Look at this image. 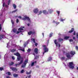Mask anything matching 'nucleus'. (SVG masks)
I'll return each mask as SVG.
<instances>
[{"instance_id":"obj_20","label":"nucleus","mask_w":78,"mask_h":78,"mask_svg":"<svg viewBox=\"0 0 78 78\" xmlns=\"http://www.w3.org/2000/svg\"><path fill=\"white\" fill-rule=\"evenodd\" d=\"M69 36H66V37H65V39H69Z\"/></svg>"},{"instance_id":"obj_64","label":"nucleus","mask_w":78,"mask_h":78,"mask_svg":"<svg viewBox=\"0 0 78 78\" xmlns=\"http://www.w3.org/2000/svg\"><path fill=\"white\" fill-rule=\"evenodd\" d=\"M23 28H24V27H23Z\"/></svg>"},{"instance_id":"obj_24","label":"nucleus","mask_w":78,"mask_h":78,"mask_svg":"<svg viewBox=\"0 0 78 78\" xmlns=\"http://www.w3.org/2000/svg\"><path fill=\"white\" fill-rule=\"evenodd\" d=\"M13 7H14V9H16V5L15 4H13Z\"/></svg>"},{"instance_id":"obj_38","label":"nucleus","mask_w":78,"mask_h":78,"mask_svg":"<svg viewBox=\"0 0 78 78\" xmlns=\"http://www.w3.org/2000/svg\"><path fill=\"white\" fill-rule=\"evenodd\" d=\"M30 51H31V50H30V49H29L28 50H27V51L28 52H30Z\"/></svg>"},{"instance_id":"obj_28","label":"nucleus","mask_w":78,"mask_h":78,"mask_svg":"<svg viewBox=\"0 0 78 78\" xmlns=\"http://www.w3.org/2000/svg\"><path fill=\"white\" fill-rule=\"evenodd\" d=\"M24 72V70L23 69L21 71H20V73H23Z\"/></svg>"},{"instance_id":"obj_21","label":"nucleus","mask_w":78,"mask_h":78,"mask_svg":"<svg viewBox=\"0 0 78 78\" xmlns=\"http://www.w3.org/2000/svg\"><path fill=\"white\" fill-rule=\"evenodd\" d=\"M31 41H33V42H34V43H35V40L34 39V38H32L31 39Z\"/></svg>"},{"instance_id":"obj_45","label":"nucleus","mask_w":78,"mask_h":78,"mask_svg":"<svg viewBox=\"0 0 78 78\" xmlns=\"http://www.w3.org/2000/svg\"><path fill=\"white\" fill-rule=\"evenodd\" d=\"M42 13V12L41 11H40L39 12V14H41Z\"/></svg>"},{"instance_id":"obj_32","label":"nucleus","mask_w":78,"mask_h":78,"mask_svg":"<svg viewBox=\"0 0 78 78\" xmlns=\"http://www.w3.org/2000/svg\"><path fill=\"white\" fill-rule=\"evenodd\" d=\"M0 70L2 71V70H3V67H0Z\"/></svg>"},{"instance_id":"obj_1","label":"nucleus","mask_w":78,"mask_h":78,"mask_svg":"<svg viewBox=\"0 0 78 78\" xmlns=\"http://www.w3.org/2000/svg\"><path fill=\"white\" fill-rule=\"evenodd\" d=\"M15 55H16V56H17V60H18V61H20V59H21L22 60H21L20 62V63H19V64H15V66H19V65H20L22 62H23V58H21V57H20V55L19 54V53H16L14 54Z\"/></svg>"},{"instance_id":"obj_40","label":"nucleus","mask_w":78,"mask_h":78,"mask_svg":"<svg viewBox=\"0 0 78 78\" xmlns=\"http://www.w3.org/2000/svg\"><path fill=\"white\" fill-rule=\"evenodd\" d=\"M76 50H78V46H76Z\"/></svg>"},{"instance_id":"obj_3","label":"nucleus","mask_w":78,"mask_h":78,"mask_svg":"<svg viewBox=\"0 0 78 78\" xmlns=\"http://www.w3.org/2000/svg\"><path fill=\"white\" fill-rule=\"evenodd\" d=\"M28 62V59H26L24 62L23 65H22V67H23V68L25 67V66H26V65Z\"/></svg>"},{"instance_id":"obj_56","label":"nucleus","mask_w":78,"mask_h":78,"mask_svg":"<svg viewBox=\"0 0 78 78\" xmlns=\"http://www.w3.org/2000/svg\"><path fill=\"white\" fill-rule=\"evenodd\" d=\"M58 46H59V47H60V44H58Z\"/></svg>"},{"instance_id":"obj_12","label":"nucleus","mask_w":78,"mask_h":78,"mask_svg":"<svg viewBox=\"0 0 78 78\" xmlns=\"http://www.w3.org/2000/svg\"><path fill=\"white\" fill-rule=\"evenodd\" d=\"M34 13H37L38 12V9H35L34 10Z\"/></svg>"},{"instance_id":"obj_14","label":"nucleus","mask_w":78,"mask_h":78,"mask_svg":"<svg viewBox=\"0 0 78 78\" xmlns=\"http://www.w3.org/2000/svg\"><path fill=\"white\" fill-rule=\"evenodd\" d=\"M73 31H74V29L73 28H72L71 30L69 31V33H72V32H73Z\"/></svg>"},{"instance_id":"obj_22","label":"nucleus","mask_w":78,"mask_h":78,"mask_svg":"<svg viewBox=\"0 0 78 78\" xmlns=\"http://www.w3.org/2000/svg\"><path fill=\"white\" fill-rule=\"evenodd\" d=\"M13 30L14 33H16V31H17V29H14Z\"/></svg>"},{"instance_id":"obj_26","label":"nucleus","mask_w":78,"mask_h":78,"mask_svg":"<svg viewBox=\"0 0 78 78\" xmlns=\"http://www.w3.org/2000/svg\"><path fill=\"white\" fill-rule=\"evenodd\" d=\"M10 2H11V0H8V5H9V4L10 3Z\"/></svg>"},{"instance_id":"obj_9","label":"nucleus","mask_w":78,"mask_h":78,"mask_svg":"<svg viewBox=\"0 0 78 78\" xmlns=\"http://www.w3.org/2000/svg\"><path fill=\"white\" fill-rule=\"evenodd\" d=\"M10 69H12L13 71H17V69L15 68L10 67Z\"/></svg>"},{"instance_id":"obj_63","label":"nucleus","mask_w":78,"mask_h":78,"mask_svg":"<svg viewBox=\"0 0 78 78\" xmlns=\"http://www.w3.org/2000/svg\"><path fill=\"white\" fill-rule=\"evenodd\" d=\"M59 22L58 23V24H59Z\"/></svg>"},{"instance_id":"obj_59","label":"nucleus","mask_w":78,"mask_h":78,"mask_svg":"<svg viewBox=\"0 0 78 78\" xmlns=\"http://www.w3.org/2000/svg\"><path fill=\"white\" fill-rule=\"evenodd\" d=\"M42 34L44 36V33H42Z\"/></svg>"},{"instance_id":"obj_34","label":"nucleus","mask_w":78,"mask_h":78,"mask_svg":"<svg viewBox=\"0 0 78 78\" xmlns=\"http://www.w3.org/2000/svg\"><path fill=\"white\" fill-rule=\"evenodd\" d=\"M39 56H35V58L34 59H36L37 58H38Z\"/></svg>"},{"instance_id":"obj_60","label":"nucleus","mask_w":78,"mask_h":78,"mask_svg":"<svg viewBox=\"0 0 78 78\" xmlns=\"http://www.w3.org/2000/svg\"><path fill=\"white\" fill-rule=\"evenodd\" d=\"M77 70H78V67H77Z\"/></svg>"},{"instance_id":"obj_43","label":"nucleus","mask_w":78,"mask_h":78,"mask_svg":"<svg viewBox=\"0 0 78 78\" xmlns=\"http://www.w3.org/2000/svg\"><path fill=\"white\" fill-rule=\"evenodd\" d=\"M12 59H13V60L15 59V58H14V57L13 56L12 57Z\"/></svg>"},{"instance_id":"obj_2","label":"nucleus","mask_w":78,"mask_h":78,"mask_svg":"<svg viewBox=\"0 0 78 78\" xmlns=\"http://www.w3.org/2000/svg\"><path fill=\"white\" fill-rule=\"evenodd\" d=\"M75 52L73 51H71L70 52V53H67L66 54V56L68 58H71L75 55Z\"/></svg>"},{"instance_id":"obj_35","label":"nucleus","mask_w":78,"mask_h":78,"mask_svg":"<svg viewBox=\"0 0 78 78\" xmlns=\"http://www.w3.org/2000/svg\"><path fill=\"white\" fill-rule=\"evenodd\" d=\"M17 11V9H16V10H15L13 11V12H16V11Z\"/></svg>"},{"instance_id":"obj_62","label":"nucleus","mask_w":78,"mask_h":78,"mask_svg":"<svg viewBox=\"0 0 78 78\" xmlns=\"http://www.w3.org/2000/svg\"><path fill=\"white\" fill-rule=\"evenodd\" d=\"M24 46L25 47V46H26V45H25V44H24Z\"/></svg>"},{"instance_id":"obj_33","label":"nucleus","mask_w":78,"mask_h":78,"mask_svg":"<svg viewBox=\"0 0 78 78\" xmlns=\"http://www.w3.org/2000/svg\"><path fill=\"white\" fill-rule=\"evenodd\" d=\"M61 60H64V59H65V58L64 57H62L61 58Z\"/></svg>"},{"instance_id":"obj_19","label":"nucleus","mask_w":78,"mask_h":78,"mask_svg":"<svg viewBox=\"0 0 78 78\" xmlns=\"http://www.w3.org/2000/svg\"><path fill=\"white\" fill-rule=\"evenodd\" d=\"M58 41L59 42H61V41H63V39L61 38H59Z\"/></svg>"},{"instance_id":"obj_39","label":"nucleus","mask_w":78,"mask_h":78,"mask_svg":"<svg viewBox=\"0 0 78 78\" xmlns=\"http://www.w3.org/2000/svg\"><path fill=\"white\" fill-rule=\"evenodd\" d=\"M13 46H14L15 47H17V45L16 44H14L13 45Z\"/></svg>"},{"instance_id":"obj_18","label":"nucleus","mask_w":78,"mask_h":78,"mask_svg":"<svg viewBox=\"0 0 78 78\" xmlns=\"http://www.w3.org/2000/svg\"><path fill=\"white\" fill-rule=\"evenodd\" d=\"M43 13L44 14H48V12H46V11L44 10L43 11Z\"/></svg>"},{"instance_id":"obj_31","label":"nucleus","mask_w":78,"mask_h":78,"mask_svg":"<svg viewBox=\"0 0 78 78\" xmlns=\"http://www.w3.org/2000/svg\"><path fill=\"white\" fill-rule=\"evenodd\" d=\"M34 62H33L31 64V66H34Z\"/></svg>"},{"instance_id":"obj_47","label":"nucleus","mask_w":78,"mask_h":78,"mask_svg":"<svg viewBox=\"0 0 78 78\" xmlns=\"http://www.w3.org/2000/svg\"><path fill=\"white\" fill-rule=\"evenodd\" d=\"M69 41H70V42H73V40H72V39L70 40H69Z\"/></svg>"},{"instance_id":"obj_5","label":"nucleus","mask_w":78,"mask_h":78,"mask_svg":"<svg viewBox=\"0 0 78 78\" xmlns=\"http://www.w3.org/2000/svg\"><path fill=\"white\" fill-rule=\"evenodd\" d=\"M43 46V47H44L43 50L44 51L43 53V54L44 55L45 52H48V49L47 48H46V46H45V45H44Z\"/></svg>"},{"instance_id":"obj_27","label":"nucleus","mask_w":78,"mask_h":78,"mask_svg":"<svg viewBox=\"0 0 78 78\" xmlns=\"http://www.w3.org/2000/svg\"><path fill=\"white\" fill-rule=\"evenodd\" d=\"M8 74V75H11V73L9 72H8L6 73V74Z\"/></svg>"},{"instance_id":"obj_29","label":"nucleus","mask_w":78,"mask_h":78,"mask_svg":"<svg viewBox=\"0 0 78 78\" xmlns=\"http://www.w3.org/2000/svg\"><path fill=\"white\" fill-rule=\"evenodd\" d=\"M51 59H52V58H51V57H50L49 58H48V61H51Z\"/></svg>"},{"instance_id":"obj_17","label":"nucleus","mask_w":78,"mask_h":78,"mask_svg":"<svg viewBox=\"0 0 78 78\" xmlns=\"http://www.w3.org/2000/svg\"><path fill=\"white\" fill-rule=\"evenodd\" d=\"M3 6H5L6 8H8V6L6 5H5V3H4L3 5Z\"/></svg>"},{"instance_id":"obj_11","label":"nucleus","mask_w":78,"mask_h":78,"mask_svg":"<svg viewBox=\"0 0 78 78\" xmlns=\"http://www.w3.org/2000/svg\"><path fill=\"white\" fill-rule=\"evenodd\" d=\"M5 35H0V40H2V38H5Z\"/></svg>"},{"instance_id":"obj_10","label":"nucleus","mask_w":78,"mask_h":78,"mask_svg":"<svg viewBox=\"0 0 78 78\" xmlns=\"http://www.w3.org/2000/svg\"><path fill=\"white\" fill-rule=\"evenodd\" d=\"M38 49L37 48H35L34 50V52L36 54H37L38 53Z\"/></svg>"},{"instance_id":"obj_50","label":"nucleus","mask_w":78,"mask_h":78,"mask_svg":"<svg viewBox=\"0 0 78 78\" xmlns=\"http://www.w3.org/2000/svg\"><path fill=\"white\" fill-rule=\"evenodd\" d=\"M37 43H35V46H37Z\"/></svg>"},{"instance_id":"obj_42","label":"nucleus","mask_w":78,"mask_h":78,"mask_svg":"<svg viewBox=\"0 0 78 78\" xmlns=\"http://www.w3.org/2000/svg\"><path fill=\"white\" fill-rule=\"evenodd\" d=\"M60 13V11H57V13L58 14V16L59 14V13Z\"/></svg>"},{"instance_id":"obj_7","label":"nucleus","mask_w":78,"mask_h":78,"mask_svg":"<svg viewBox=\"0 0 78 78\" xmlns=\"http://www.w3.org/2000/svg\"><path fill=\"white\" fill-rule=\"evenodd\" d=\"M34 33H35V31H34V30L33 32H32V31H30L28 32V34H29V35H31V34H34Z\"/></svg>"},{"instance_id":"obj_55","label":"nucleus","mask_w":78,"mask_h":78,"mask_svg":"<svg viewBox=\"0 0 78 78\" xmlns=\"http://www.w3.org/2000/svg\"><path fill=\"white\" fill-rule=\"evenodd\" d=\"M27 25L28 26H30V24L29 23L27 24Z\"/></svg>"},{"instance_id":"obj_57","label":"nucleus","mask_w":78,"mask_h":78,"mask_svg":"<svg viewBox=\"0 0 78 78\" xmlns=\"http://www.w3.org/2000/svg\"><path fill=\"white\" fill-rule=\"evenodd\" d=\"M73 39H75V37H73Z\"/></svg>"},{"instance_id":"obj_44","label":"nucleus","mask_w":78,"mask_h":78,"mask_svg":"<svg viewBox=\"0 0 78 78\" xmlns=\"http://www.w3.org/2000/svg\"><path fill=\"white\" fill-rule=\"evenodd\" d=\"M63 20L62 19H61V22L62 21H64V20Z\"/></svg>"},{"instance_id":"obj_13","label":"nucleus","mask_w":78,"mask_h":78,"mask_svg":"<svg viewBox=\"0 0 78 78\" xmlns=\"http://www.w3.org/2000/svg\"><path fill=\"white\" fill-rule=\"evenodd\" d=\"M18 50H21V51H25V49L23 48L19 49Z\"/></svg>"},{"instance_id":"obj_49","label":"nucleus","mask_w":78,"mask_h":78,"mask_svg":"<svg viewBox=\"0 0 78 78\" xmlns=\"http://www.w3.org/2000/svg\"><path fill=\"white\" fill-rule=\"evenodd\" d=\"M18 18H19V19H21V18H22V17H21V16H19V17H18Z\"/></svg>"},{"instance_id":"obj_53","label":"nucleus","mask_w":78,"mask_h":78,"mask_svg":"<svg viewBox=\"0 0 78 78\" xmlns=\"http://www.w3.org/2000/svg\"><path fill=\"white\" fill-rule=\"evenodd\" d=\"M6 78H9V76H7L6 77Z\"/></svg>"},{"instance_id":"obj_61","label":"nucleus","mask_w":78,"mask_h":78,"mask_svg":"<svg viewBox=\"0 0 78 78\" xmlns=\"http://www.w3.org/2000/svg\"><path fill=\"white\" fill-rule=\"evenodd\" d=\"M34 63H36V62H35Z\"/></svg>"},{"instance_id":"obj_8","label":"nucleus","mask_w":78,"mask_h":78,"mask_svg":"<svg viewBox=\"0 0 78 78\" xmlns=\"http://www.w3.org/2000/svg\"><path fill=\"white\" fill-rule=\"evenodd\" d=\"M24 17L25 18L23 19V20H26L27 19V20H30V18L29 17H27V16H25Z\"/></svg>"},{"instance_id":"obj_30","label":"nucleus","mask_w":78,"mask_h":78,"mask_svg":"<svg viewBox=\"0 0 78 78\" xmlns=\"http://www.w3.org/2000/svg\"><path fill=\"white\" fill-rule=\"evenodd\" d=\"M16 50L15 49H13L11 51H12V52H14V51H16Z\"/></svg>"},{"instance_id":"obj_16","label":"nucleus","mask_w":78,"mask_h":78,"mask_svg":"<svg viewBox=\"0 0 78 78\" xmlns=\"http://www.w3.org/2000/svg\"><path fill=\"white\" fill-rule=\"evenodd\" d=\"M31 73V71H30V72L29 73L28 72H27V71L26 72V73L27 74H28V75L30 74Z\"/></svg>"},{"instance_id":"obj_51","label":"nucleus","mask_w":78,"mask_h":78,"mask_svg":"<svg viewBox=\"0 0 78 78\" xmlns=\"http://www.w3.org/2000/svg\"><path fill=\"white\" fill-rule=\"evenodd\" d=\"M49 11H50V12H52V10H50Z\"/></svg>"},{"instance_id":"obj_46","label":"nucleus","mask_w":78,"mask_h":78,"mask_svg":"<svg viewBox=\"0 0 78 78\" xmlns=\"http://www.w3.org/2000/svg\"><path fill=\"white\" fill-rule=\"evenodd\" d=\"M76 36H77V38H78V33H76Z\"/></svg>"},{"instance_id":"obj_36","label":"nucleus","mask_w":78,"mask_h":78,"mask_svg":"<svg viewBox=\"0 0 78 78\" xmlns=\"http://www.w3.org/2000/svg\"><path fill=\"white\" fill-rule=\"evenodd\" d=\"M52 34H53L52 33L50 34L49 35L50 37H51V36H52Z\"/></svg>"},{"instance_id":"obj_37","label":"nucleus","mask_w":78,"mask_h":78,"mask_svg":"<svg viewBox=\"0 0 78 78\" xmlns=\"http://www.w3.org/2000/svg\"><path fill=\"white\" fill-rule=\"evenodd\" d=\"M2 30V26H1V24H0V31H1Z\"/></svg>"},{"instance_id":"obj_54","label":"nucleus","mask_w":78,"mask_h":78,"mask_svg":"<svg viewBox=\"0 0 78 78\" xmlns=\"http://www.w3.org/2000/svg\"><path fill=\"white\" fill-rule=\"evenodd\" d=\"M30 77H31V76H28V78H30Z\"/></svg>"},{"instance_id":"obj_25","label":"nucleus","mask_w":78,"mask_h":78,"mask_svg":"<svg viewBox=\"0 0 78 78\" xmlns=\"http://www.w3.org/2000/svg\"><path fill=\"white\" fill-rule=\"evenodd\" d=\"M13 64H14V62H11L10 63L9 65L10 66H12V65H13Z\"/></svg>"},{"instance_id":"obj_15","label":"nucleus","mask_w":78,"mask_h":78,"mask_svg":"<svg viewBox=\"0 0 78 78\" xmlns=\"http://www.w3.org/2000/svg\"><path fill=\"white\" fill-rule=\"evenodd\" d=\"M57 41V40H55L54 41V42H55V44H56V46H57V47H58V43L56 42Z\"/></svg>"},{"instance_id":"obj_52","label":"nucleus","mask_w":78,"mask_h":78,"mask_svg":"<svg viewBox=\"0 0 78 78\" xmlns=\"http://www.w3.org/2000/svg\"><path fill=\"white\" fill-rule=\"evenodd\" d=\"M74 35H75V31H74V33L73 34Z\"/></svg>"},{"instance_id":"obj_41","label":"nucleus","mask_w":78,"mask_h":78,"mask_svg":"<svg viewBox=\"0 0 78 78\" xmlns=\"http://www.w3.org/2000/svg\"><path fill=\"white\" fill-rule=\"evenodd\" d=\"M16 22L17 23H18L19 22V20L18 19H17Z\"/></svg>"},{"instance_id":"obj_6","label":"nucleus","mask_w":78,"mask_h":78,"mask_svg":"<svg viewBox=\"0 0 78 78\" xmlns=\"http://www.w3.org/2000/svg\"><path fill=\"white\" fill-rule=\"evenodd\" d=\"M18 31H18L16 32V34H19V33H22L23 32L24 30L22 28L20 27L18 29Z\"/></svg>"},{"instance_id":"obj_58","label":"nucleus","mask_w":78,"mask_h":78,"mask_svg":"<svg viewBox=\"0 0 78 78\" xmlns=\"http://www.w3.org/2000/svg\"><path fill=\"white\" fill-rule=\"evenodd\" d=\"M9 44V43H8V44H7V47H8V44Z\"/></svg>"},{"instance_id":"obj_48","label":"nucleus","mask_w":78,"mask_h":78,"mask_svg":"<svg viewBox=\"0 0 78 78\" xmlns=\"http://www.w3.org/2000/svg\"><path fill=\"white\" fill-rule=\"evenodd\" d=\"M11 22L12 23V24L13 25V24H14V21H12V20H11Z\"/></svg>"},{"instance_id":"obj_23","label":"nucleus","mask_w":78,"mask_h":78,"mask_svg":"<svg viewBox=\"0 0 78 78\" xmlns=\"http://www.w3.org/2000/svg\"><path fill=\"white\" fill-rule=\"evenodd\" d=\"M13 76L14 77H17V76H18V75L16 74H15L13 75Z\"/></svg>"},{"instance_id":"obj_4","label":"nucleus","mask_w":78,"mask_h":78,"mask_svg":"<svg viewBox=\"0 0 78 78\" xmlns=\"http://www.w3.org/2000/svg\"><path fill=\"white\" fill-rule=\"evenodd\" d=\"M68 64H69V67L70 68H71V69H73L74 68V64L73 62H70Z\"/></svg>"}]
</instances>
